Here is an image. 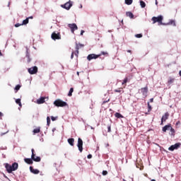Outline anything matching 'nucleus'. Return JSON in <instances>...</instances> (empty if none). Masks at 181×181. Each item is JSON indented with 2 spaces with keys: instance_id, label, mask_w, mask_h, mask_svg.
<instances>
[{
  "instance_id": "obj_33",
  "label": "nucleus",
  "mask_w": 181,
  "mask_h": 181,
  "mask_svg": "<svg viewBox=\"0 0 181 181\" xmlns=\"http://www.w3.org/2000/svg\"><path fill=\"white\" fill-rule=\"evenodd\" d=\"M100 54V56H108V52H101V53L100 54Z\"/></svg>"
},
{
  "instance_id": "obj_3",
  "label": "nucleus",
  "mask_w": 181,
  "mask_h": 181,
  "mask_svg": "<svg viewBox=\"0 0 181 181\" xmlns=\"http://www.w3.org/2000/svg\"><path fill=\"white\" fill-rule=\"evenodd\" d=\"M54 105L55 107H66V105H67V103L60 99H57L54 102Z\"/></svg>"
},
{
  "instance_id": "obj_29",
  "label": "nucleus",
  "mask_w": 181,
  "mask_h": 181,
  "mask_svg": "<svg viewBox=\"0 0 181 181\" xmlns=\"http://www.w3.org/2000/svg\"><path fill=\"white\" fill-rule=\"evenodd\" d=\"M140 5L141 8H145V6H146V4H145L144 1H140Z\"/></svg>"
},
{
  "instance_id": "obj_27",
  "label": "nucleus",
  "mask_w": 181,
  "mask_h": 181,
  "mask_svg": "<svg viewBox=\"0 0 181 181\" xmlns=\"http://www.w3.org/2000/svg\"><path fill=\"white\" fill-rule=\"evenodd\" d=\"M115 93H124L122 88H119L118 89L115 90Z\"/></svg>"
},
{
  "instance_id": "obj_42",
  "label": "nucleus",
  "mask_w": 181,
  "mask_h": 181,
  "mask_svg": "<svg viewBox=\"0 0 181 181\" xmlns=\"http://www.w3.org/2000/svg\"><path fill=\"white\" fill-rule=\"evenodd\" d=\"M26 57H28V63L30 62V58L29 57V54H27Z\"/></svg>"
},
{
  "instance_id": "obj_35",
  "label": "nucleus",
  "mask_w": 181,
  "mask_h": 181,
  "mask_svg": "<svg viewBox=\"0 0 181 181\" xmlns=\"http://www.w3.org/2000/svg\"><path fill=\"white\" fill-rule=\"evenodd\" d=\"M107 132H111V124L107 125Z\"/></svg>"
},
{
  "instance_id": "obj_10",
  "label": "nucleus",
  "mask_w": 181,
  "mask_h": 181,
  "mask_svg": "<svg viewBox=\"0 0 181 181\" xmlns=\"http://www.w3.org/2000/svg\"><path fill=\"white\" fill-rule=\"evenodd\" d=\"M180 148V143H176L168 148V151H173L175 149H179Z\"/></svg>"
},
{
  "instance_id": "obj_45",
  "label": "nucleus",
  "mask_w": 181,
  "mask_h": 181,
  "mask_svg": "<svg viewBox=\"0 0 181 181\" xmlns=\"http://www.w3.org/2000/svg\"><path fill=\"white\" fill-rule=\"evenodd\" d=\"M27 19H33V16H30V17H28Z\"/></svg>"
},
{
  "instance_id": "obj_9",
  "label": "nucleus",
  "mask_w": 181,
  "mask_h": 181,
  "mask_svg": "<svg viewBox=\"0 0 181 181\" xmlns=\"http://www.w3.org/2000/svg\"><path fill=\"white\" fill-rule=\"evenodd\" d=\"M77 146H78L79 152H83V139H81V138L78 139Z\"/></svg>"
},
{
  "instance_id": "obj_51",
  "label": "nucleus",
  "mask_w": 181,
  "mask_h": 181,
  "mask_svg": "<svg viewBox=\"0 0 181 181\" xmlns=\"http://www.w3.org/2000/svg\"><path fill=\"white\" fill-rule=\"evenodd\" d=\"M131 52H132V51H131V50H129H129H127V53H131Z\"/></svg>"
},
{
  "instance_id": "obj_24",
  "label": "nucleus",
  "mask_w": 181,
  "mask_h": 181,
  "mask_svg": "<svg viewBox=\"0 0 181 181\" xmlns=\"http://www.w3.org/2000/svg\"><path fill=\"white\" fill-rule=\"evenodd\" d=\"M74 91V88H71L69 90V92L68 93V96L69 97H71V95H73V92Z\"/></svg>"
},
{
  "instance_id": "obj_49",
  "label": "nucleus",
  "mask_w": 181,
  "mask_h": 181,
  "mask_svg": "<svg viewBox=\"0 0 181 181\" xmlns=\"http://www.w3.org/2000/svg\"><path fill=\"white\" fill-rule=\"evenodd\" d=\"M76 54H78V49H76Z\"/></svg>"
},
{
  "instance_id": "obj_15",
  "label": "nucleus",
  "mask_w": 181,
  "mask_h": 181,
  "mask_svg": "<svg viewBox=\"0 0 181 181\" xmlns=\"http://www.w3.org/2000/svg\"><path fill=\"white\" fill-rule=\"evenodd\" d=\"M169 118V113L165 112V115L161 118V125L163 124V121H166Z\"/></svg>"
},
{
  "instance_id": "obj_18",
  "label": "nucleus",
  "mask_w": 181,
  "mask_h": 181,
  "mask_svg": "<svg viewBox=\"0 0 181 181\" xmlns=\"http://www.w3.org/2000/svg\"><path fill=\"white\" fill-rule=\"evenodd\" d=\"M175 78L170 77L168 81V84H169V86H170V84H173V83H175Z\"/></svg>"
},
{
  "instance_id": "obj_47",
  "label": "nucleus",
  "mask_w": 181,
  "mask_h": 181,
  "mask_svg": "<svg viewBox=\"0 0 181 181\" xmlns=\"http://www.w3.org/2000/svg\"><path fill=\"white\" fill-rule=\"evenodd\" d=\"M150 103H153V98L150 99Z\"/></svg>"
},
{
  "instance_id": "obj_37",
  "label": "nucleus",
  "mask_w": 181,
  "mask_h": 181,
  "mask_svg": "<svg viewBox=\"0 0 181 181\" xmlns=\"http://www.w3.org/2000/svg\"><path fill=\"white\" fill-rule=\"evenodd\" d=\"M103 176H105V175H108V172L107 170H103Z\"/></svg>"
},
{
  "instance_id": "obj_38",
  "label": "nucleus",
  "mask_w": 181,
  "mask_h": 181,
  "mask_svg": "<svg viewBox=\"0 0 181 181\" xmlns=\"http://www.w3.org/2000/svg\"><path fill=\"white\" fill-rule=\"evenodd\" d=\"M135 36L137 38H141V37H142V34H136Z\"/></svg>"
},
{
  "instance_id": "obj_53",
  "label": "nucleus",
  "mask_w": 181,
  "mask_h": 181,
  "mask_svg": "<svg viewBox=\"0 0 181 181\" xmlns=\"http://www.w3.org/2000/svg\"><path fill=\"white\" fill-rule=\"evenodd\" d=\"M179 75L181 76V71H179Z\"/></svg>"
},
{
  "instance_id": "obj_56",
  "label": "nucleus",
  "mask_w": 181,
  "mask_h": 181,
  "mask_svg": "<svg viewBox=\"0 0 181 181\" xmlns=\"http://www.w3.org/2000/svg\"><path fill=\"white\" fill-rule=\"evenodd\" d=\"M123 181H126L125 179H123Z\"/></svg>"
},
{
  "instance_id": "obj_48",
  "label": "nucleus",
  "mask_w": 181,
  "mask_h": 181,
  "mask_svg": "<svg viewBox=\"0 0 181 181\" xmlns=\"http://www.w3.org/2000/svg\"><path fill=\"white\" fill-rule=\"evenodd\" d=\"M4 56V54H2V52L0 50V57Z\"/></svg>"
},
{
  "instance_id": "obj_34",
  "label": "nucleus",
  "mask_w": 181,
  "mask_h": 181,
  "mask_svg": "<svg viewBox=\"0 0 181 181\" xmlns=\"http://www.w3.org/2000/svg\"><path fill=\"white\" fill-rule=\"evenodd\" d=\"M47 125L49 127L50 125V117H47Z\"/></svg>"
},
{
  "instance_id": "obj_1",
  "label": "nucleus",
  "mask_w": 181,
  "mask_h": 181,
  "mask_svg": "<svg viewBox=\"0 0 181 181\" xmlns=\"http://www.w3.org/2000/svg\"><path fill=\"white\" fill-rule=\"evenodd\" d=\"M151 21H153V23H156V22H158V25H163L165 26L168 25H173V26H176V23L173 20H170V21L167 23H163L162 22V21H163V16H158V17H153L151 18Z\"/></svg>"
},
{
  "instance_id": "obj_36",
  "label": "nucleus",
  "mask_w": 181,
  "mask_h": 181,
  "mask_svg": "<svg viewBox=\"0 0 181 181\" xmlns=\"http://www.w3.org/2000/svg\"><path fill=\"white\" fill-rule=\"evenodd\" d=\"M22 25H23L22 23L21 24V23H16V24H15V28H19V26H22Z\"/></svg>"
},
{
  "instance_id": "obj_26",
  "label": "nucleus",
  "mask_w": 181,
  "mask_h": 181,
  "mask_svg": "<svg viewBox=\"0 0 181 181\" xmlns=\"http://www.w3.org/2000/svg\"><path fill=\"white\" fill-rule=\"evenodd\" d=\"M127 83H128V78H125L122 83V86H124L125 87L127 86Z\"/></svg>"
},
{
  "instance_id": "obj_30",
  "label": "nucleus",
  "mask_w": 181,
  "mask_h": 181,
  "mask_svg": "<svg viewBox=\"0 0 181 181\" xmlns=\"http://www.w3.org/2000/svg\"><path fill=\"white\" fill-rule=\"evenodd\" d=\"M16 104H18L19 107H22V103L21 102V99L16 100Z\"/></svg>"
},
{
  "instance_id": "obj_20",
  "label": "nucleus",
  "mask_w": 181,
  "mask_h": 181,
  "mask_svg": "<svg viewBox=\"0 0 181 181\" xmlns=\"http://www.w3.org/2000/svg\"><path fill=\"white\" fill-rule=\"evenodd\" d=\"M81 47H84V45L76 44V50H80V49H81Z\"/></svg>"
},
{
  "instance_id": "obj_13",
  "label": "nucleus",
  "mask_w": 181,
  "mask_h": 181,
  "mask_svg": "<svg viewBox=\"0 0 181 181\" xmlns=\"http://www.w3.org/2000/svg\"><path fill=\"white\" fill-rule=\"evenodd\" d=\"M46 103V97H41L37 100V104H45Z\"/></svg>"
},
{
  "instance_id": "obj_17",
  "label": "nucleus",
  "mask_w": 181,
  "mask_h": 181,
  "mask_svg": "<svg viewBox=\"0 0 181 181\" xmlns=\"http://www.w3.org/2000/svg\"><path fill=\"white\" fill-rule=\"evenodd\" d=\"M68 143L69 144V145H71V146H74V139H68Z\"/></svg>"
},
{
  "instance_id": "obj_25",
  "label": "nucleus",
  "mask_w": 181,
  "mask_h": 181,
  "mask_svg": "<svg viewBox=\"0 0 181 181\" xmlns=\"http://www.w3.org/2000/svg\"><path fill=\"white\" fill-rule=\"evenodd\" d=\"M21 87H22V86H21V85H16V87H15V88H14L16 93H18V91H19V90H21Z\"/></svg>"
},
{
  "instance_id": "obj_5",
  "label": "nucleus",
  "mask_w": 181,
  "mask_h": 181,
  "mask_svg": "<svg viewBox=\"0 0 181 181\" xmlns=\"http://www.w3.org/2000/svg\"><path fill=\"white\" fill-rule=\"evenodd\" d=\"M32 155H31V159L34 160V162H40L42 160V158L39 156H36V154H35V149H31Z\"/></svg>"
},
{
  "instance_id": "obj_16",
  "label": "nucleus",
  "mask_w": 181,
  "mask_h": 181,
  "mask_svg": "<svg viewBox=\"0 0 181 181\" xmlns=\"http://www.w3.org/2000/svg\"><path fill=\"white\" fill-rule=\"evenodd\" d=\"M24 162L28 165H33V160L32 158H25Z\"/></svg>"
},
{
  "instance_id": "obj_50",
  "label": "nucleus",
  "mask_w": 181,
  "mask_h": 181,
  "mask_svg": "<svg viewBox=\"0 0 181 181\" xmlns=\"http://www.w3.org/2000/svg\"><path fill=\"white\" fill-rule=\"evenodd\" d=\"M170 128L172 132H175V129H173V128H172V127H170Z\"/></svg>"
},
{
  "instance_id": "obj_12",
  "label": "nucleus",
  "mask_w": 181,
  "mask_h": 181,
  "mask_svg": "<svg viewBox=\"0 0 181 181\" xmlns=\"http://www.w3.org/2000/svg\"><path fill=\"white\" fill-rule=\"evenodd\" d=\"M141 94L143 95H144V97H147L148 96V86H146L144 88H141Z\"/></svg>"
},
{
  "instance_id": "obj_39",
  "label": "nucleus",
  "mask_w": 181,
  "mask_h": 181,
  "mask_svg": "<svg viewBox=\"0 0 181 181\" xmlns=\"http://www.w3.org/2000/svg\"><path fill=\"white\" fill-rule=\"evenodd\" d=\"M51 119H52V121H56V119H57V117H54L52 116Z\"/></svg>"
},
{
  "instance_id": "obj_31",
  "label": "nucleus",
  "mask_w": 181,
  "mask_h": 181,
  "mask_svg": "<svg viewBox=\"0 0 181 181\" xmlns=\"http://www.w3.org/2000/svg\"><path fill=\"white\" fill-rule=\"evenodd\" d=\"M147 105H148V112H151V111H152V106H151V104L149 103V102L147 103Z\"/></svg>"
},
{
  "instance_id": "obj_21",
  "label": "nucleus",
  "mask_w": 181,
  "mask_h": 181,
  "mask_svg": "<svg viewBox=\"0 0 181 181\" xmlns=\"http://www.w3.org/2000/svg\"><path fill=\"white\" fill-rule=\"evenodd\" d=\"M34 135L36 134H39V132H40V127H37L36 129H34L33 131Z\"/></svg>"
},
{
  "instance_id": "obj_43",
  "label": "nucleus",
  "mask_w": 181,
  "mask_h": 181,
  "mask_svg": "<svg viewBox=\"0 0 181 181\" xmlns=\"http://www.w3.org/2000/svg\"><path fill=\"white\" fill-rule=\"evenodd\" d=\"M108 101H110V99H108V100H106V101H103V103H102V105H104V104H105V103H108Z\"/></svg>"
},
{
  "instance_id": "obj_8",
  "label": "nucleus",
  "mask_w": 181,
  "mask_h": 181,
  "mask_svg": "<svg viewBox=\"0 0 181 181\" xmlns=\"http://www.w3.org/2000/svg\"><path fill=\"white\" fill-rule=\"evenodd\" d=\"M68 26L71 29V33H74V31L78 29V27H77V25L76 23L69 24Z\"/></svg>"
},
{
  "instance_id": "obj_41",
  "label": "nucleus",
  "mask_w": 181,
  "mask_h": 181,
  "mask_svg": "<svg viewBox=\"0 0 181 181\" xmlns=\"http://www.w3.org/2000/svg\"><path fill=\"white\" fill-rule=\"evenodd\" d=\"M1 117H4V113L0 112V119H2Z\"/></svg>"
},
{
  "instance_id": "obj_55",
  "label": "nucleus",
  "mask_w": 181,
  "mask_h": 181,
  "mask_svg": "<svg viewBox=\"0 0 181 181\" xmlns=\"http://www.w3.org/2000/svg\"><path fill=\"white\" fill-rule=\"evenodd\" d=\"M151 181H156V180H151Z\"/></svg>"
},
{
  "instance_id": "obj_6",
  "label": "nucleus",
  "mask_w": 181,
  "mask_h": 181,
  "mask_svg": "<svg viewBox=\"0 0 181 181\" xmlns=\"http://www.w3.org/2000/svg\"><path fill=\"white\" fill-rule=\"evenodd\" d=\"M51 37L52 40H60V39H62V35H60V33H56L54 32L52 33Z\"/></svg>"
},
{
  "instance_id": "obj_40",
  "label": "nucleus",
  "mask_w": 181,
  "mask_h": 181,
  "mask_svg": "<svg viewBox=\"0 0 181 181\" xmlns=\"http://www.w3.org/2000/svg\"><path fill=\"white\" fill-rule=\"evenodd\" d=\"M91 158H93V155L88 154V159H91Z\"/></svg>"
},
{
  "instance_id": "obj_2",
  "label": "nucleus",
  "mask_w": 181,
  "mask_h": 181,
  "mask_svg": "<svg viewBox=\"0 0 181 181\" xmlns=\"http://www.w3.org/2000/svg\"><path fill=\"white\" fill-rule=\"evenodd\" d=\"M5 168L8 172V173H12V172H15V170H18V168H19V164L18 163H13L12 165L6 163Z\"/></svg>"
},
{
  "instance_id": "obj_7",
  "label": "nucleus",
  "mask_w": 181,
  "mask_h": 181,
  "mask_svg": "<svg viewBox=\"0 0 181 181\" xmlns=\"http://www.w3.org/2000/svg\"><path fill=\"white\" fill-rule=\"evenodd\" d=\"M101 57V54H90L88 55L87 59L90 62L93 60V59H98V57Z\"/></svg>"
},
{
  "instance_id": "obj_28",
  "label": "nucleus",
  "mask_w": 181,
  "mask_h": 181,
  "mask_svg": "<svg viewBox=\"0 0 181 181\" xmlns=\"http://www.w3.org/2000/svg\"><path fill=\"white\" fill-rule=\"evenodd\" d=\"M133 0H125L126 5H132Z\"/></svg>"
},
{
  "instance_id": "obj_52",
  "label": "nucleus",
  "mask_w": 181,
  "mask_h": 181,
  "mask_svg": "<svg viewBox=\"0 0 181 181\" xmlns=\"http://www.w3.org/2000/svg\"><path fill=\"white\" fill-rule=\"evenodd\" d=\"M156 5H158V1L156 0Z\"/></svg>"
},
{
  "instance_id": "obj_22",
  "label": "nucleus",
  "mask_w": 181,
  "mask_h": 181,
  "mask_svg": "<svg viewBox=\"0 0 181 181\" xmlns=\"http://www.w3.org/2000/svg\"><path fill=\"white\" fill-rule=\"evenodd\" d=\"M115 116L116 117V118H124V116H122V115H121V113L119 112H116L115 114Z\"/></svg>"
},
{
  "instance_id": "obj_44",
  "label": "nucleus",
  "mask_w": 181,
  "mask_h": 181,
  "mask_svg": "<svg viewBox=\"0 0 181 181\" xmlns=\"http://www.w3.org/2000/svg\"><path fill=\"white\" fill-rule=\"evenodd\" d=\"M73 57H74V52H72V54L71 55V59H73Z\"/></svg>"
},
{
  "instance_id": "obj_19",
  "label": "nucleus",
  "mask_w": 181,
  "mask_h": 181,
  "mask_svg": "<svg viewBox=\"0 0 181 181\" xmlns=\"http://www.w3.org/2000/svg\"><path fill=\"white\" fill-rule=\"evenodd\" d=\"M127 16H129L131 19H134V13L131 11H128L126 13Z\"/></svg>"
},
{
  "instance_id": "obj_46",
  "label": "nucleus",
  "mask_w": 181,
  "mask_h": 181,
  "mask_svg": "<svg viewBox=\"0 0 181 181\" xmlns=\"http://www.w3.org/2000/svg\"><path fill=\"white\" fill-rule=\"evenodd\" d=\"M83 33H84V30H82L81 31V35L83 36Z\"/></svg>"
},
{
  "instance_id": "obj_4",
  "label": "nucleus",
  "mask_w": 181,
  "mask_h": 181,
  "mask_svg": "<svg viewBox=\"0 0 181 181\" xmlns=\"http://www.w3.org/2000/svg\"><path fill=\"white\" fill-rule=\"evenodd\" d=\"M73 6V1H69L68 2L65 3L64 4L61 5V8L66 9V11H70V8Z\"/></svg>"
},
{
  "instance_id": "obj_11",
  "label": "nucleus",
  "mask_w": 181,
  "mask_h": 181,
  "mask_svg": "<svg viewBox=\"0 0 181 181\" xmlns=\"http://www.w3.org/2000/svg\"><path fill=\"white\" fill-rule=\"evenodd\" d=\"M28 71L30 74H36L37 73V66H33L28 69Z\"/></svg>"
},
{
  "instance_id": "obj_32",
  "label": "nucleus",
  "mask_w": 181,
  "mask_h": 181,
  "mask_svg": "<svg viewBox=\"0 0 181 181\" xmlns=\"http://www.w3.org/2000/svg\"><path fill=\"white\" fill-rule=\"evenodd\" d=\"M29 23V18H27L26 20H23L22 25H28Z\"/></svg>"
},
{
  "instance_id": "obj_14",
  "label": "nucleus",
  "mask_w": 181,
  "mask_h": 181,
  "mask_svg": "<svg viewBox=\"0 0 181 181\" xmlns=\"http://www.w3.org/2000/svg\"><path fill=\"white\" fill-rule=\"evenodd\" d=\"M30 170L31 173H33L34 175H39V173H40V171L39 170L35 169L32 166L30 167Z\"/></svg>"
},
{
  "instance_id": "obj_54",
  "label": "nucleus",
  "mask_w": 181,
  "mask_h": 181,
  "mask_svg": "<svg viewBox=\"0 0 181 181\" xmlns=\"http://www.w3.org/2000/svg\"><path fill=\"white\" fill-rule=\"evenodd\" d=\"M78 76H80V72H77Z\"/></svg>"
},
{
  "instance_id": "obj_23",
  "label": "nucleus",
  "mask_w": 181,
  "mask_h": 181,
  "mask_svg": "<svg viewBox=\"0 0 181 181\" xmlns=\"http://www.w3.org/2000/svg\"><path fill=\"white\" fill-rule=\"evenodd\" d=\"M170 128V124L169 125H165L163 128V132H166V131H168V129H169Z\"/></svg>"
}]
</instances>
